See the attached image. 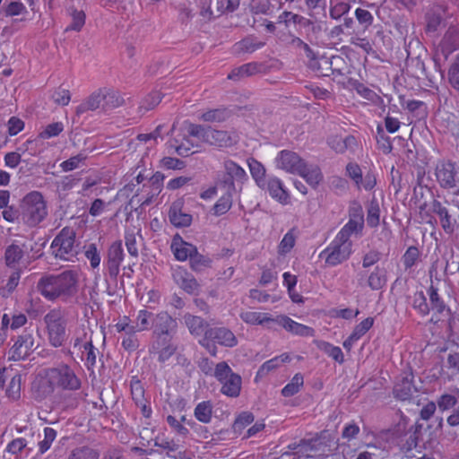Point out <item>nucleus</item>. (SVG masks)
Masks as SVG:
<instances>
[{
  "label": "nucleus",
  "instance_id": "nucleus-1",
  "mask_svg": "<svg viewBox=\"0 0 459 459\" xmlns=\"http://www.w3.org/2000/svg\"><path fill=\"white\" fill-rule=\"evenodd\" d=\"M37 289L49 301L70 302L79 290V273L76 270H65L58 274L43 276Z\"/></svg>",
  "mask_w": 459,
  "mask_h": 459
},
{
  "label": "nucleus",
  "instance_id": "nucleus-7",
  "mask_svg": "<svg viewBox=\"0 0 459 459\" xmlns=\"http://www.w3.org/2000/svg\"><path fill=\"white\" fill-rule=\"evenodd\" d=\"M213 376L222 385L221 393L229 397H238L241 390V377L232 371L227 362L221 361L215 367Z\"/></svg>",
  "mask_w": 459,
  "mask_h": 459
},
{
  "label": "nucleus",
  "instance_id": "nucleus-52",
  "mask_svg": "<svg viewBox=\"0 0 459 459\" xmlns=\"http://www.w3.org/2000/svg\"><path fill=\"white\" fill-rule=\"evenodd\" d=\"M420 257V251L415 246H411L407 248L403 255V263L405 270L411 269L414 266Z\"/></svg>",
  "mask_w": 459,
  "mask_h": 459
},
{
  "label": "nucleus",
  "instance_id": "nucleus-40",
  "mask_svg": "<svg viewBox=\"0 0 459 459\" xmlns=\"http://www.w3.org/2000/svg\"><path fill=\"white\" fill-rule=\"evenodd\" d=\"M302 170V173L299 175L305 178L307 183L314 187L316 186L323 179L321 170L317 166H307L305 162V168Z\"/></svg>",
  "mask_w": 459,
  "mask_h": 459
},
{
  "label": "nucleus",
  "instance_id": "nucleus-44",
  "mask_svg": "<svg viewBox=\"0 0 459 459\" xmlns=\"http://www.w3.org/2000/svg\"><path fill=\"white\" fill-rule=\"evenodd\" d=\"M195 417L203 423H209L212 415V405L210 401H204L195 408Z\"/></svg>",
  "mask_w": 459,
  "mask_h": 459
},
{
  "label": "nucleus",
  "instance_id": "nucleus-22",
  "mask_svg": "<svg viewBox=\"0 0 459 459\" xmlns=\"http://www.w3.org/2000/svg\"><path fill=\"white\" fill-rule=\"evenodd\" d=\"M171 249L175 257L179 261H185L191 258V255L195 253L196 247L184 241L179 235H176L171 243Z\"/></svg>",
  "mask_w": 459,
  "mask_h": 459
},
{
  "label": "nucleus",
  "instance_id": "nucleus-17",
  "mask_svg": "<svg viewBox=\"0 0 459 459\" xmlns=\"http://www.w3.org/2000/svg\"><path fill=\"white\" fill-rule=\"evenodd\" d=\"M178 346L173 342V338L153 340L151 351L158 354V360L164 363L177 351Z\"/></svg>",
  "mask_w": 459,
  "mask_h": 459
},
{
  "label": "nucleus",
  "instance_id": "nucleus-34",
  "mask_svg": "<svg viewBox=\"0 0 459 459\" xmlns=\"http://www.w3.org/2000/svg\"><path fill=\"white\" fill-rule=\"evenodd\" d=\"M104 96L103 110L107 111L122 106L125 102L123 97L117 91L102 88Z\"/></svg>",
  "mask_w": 459,
  "mask_h": 459
},
{
  "label": "nucleus",
  "instance_id": "nucleus-47",
  "mask_svg": "<svg viewBox=\"0 0 459 459\" xmlns=\"http://www.w3.org/2000/svg\"><path fill=\"white\" fill-rule=\"evenodd\" d=\"M350 10L351 4L348 2H332L329 8V16L331 19L338 21L344 17L350 12Z\"/></svg>",
  "mask_w": 459,
  "mask_h": 459
},
{
  "label": "nucleus",
  "instance_id": "nucleus-8",
  "mask_svg": "<svg viewBox=\"0 0 459 459\" xmlns=\"http://www.w3.org/2000/svg\"><path fill=\"white\" fill-rule=\"evenodd\" d=\"M224 173L219 180V186L223 187L228 194H233L239 190L241 186L247 180V175L243 168L231 160H226L223 162Z\"/></svg>",
  "mask_w": 459,
  "mask_h": 459
},
{
  "label": "nucleus",
  "instance_id": "nucleus-48",
  "mask_svg": "<svg viewBox=\"0 0 459 459\" xmlns=\"http://www.w3.org/2000/svg\"><path fill=\"white\" fill-rule=\"evenodd\" d=\"M304 384V377L300 373H297L291 379V381L287 384L281 390V394L284 397H290L296 394L300 387Z\"/></svg>",
  "mask_w": 459,
  "mask_h": 459
},
{
  "label": "nucleus",
  "instance_id": "nucleus-63",
  "mask_svg": "<svg viewBox=\"0 0 459 459\" xmlns=\"http://www.w3.org/2000/svg\"><path fill=\"white\" fill-rule=\"evenodd\" d=\"M377 142L379 146V149H381L385 153L391 152L393 146H392V143L390 141L389 136H387L385 134V131L381 126H377Z\"/></svg>",
  "mask_w": 459,
  "mask_h": 459
},
{
  "label": "nucleus",
  "instance_id": "nucleus-11",
  "mask_svg": "<svg viewBox=\"0 0 459 459\" xmlns=\"http://www.w3.org/2000/svg\"><path fill=\"white\" fill-rule=\"evenodd\" d=\"M154 340L173 338L177 328L176 320L167 312H160L152 318Z\"/></svg>",
  "mask_w": 459,
  "mask_h": 459
},
{
  "label": "nucleus",
  "instance_id": "nucleus-39",
  "mask_svg": "<svg viewBox=\"0 0 459 459\" xmlns=\"http://www.w3.org/2000/svg\"><path fill=\"white\" fill-rule=\"evenodd\" d=\"M380 222V206L377 199L373 197L367 207V223L370 228H376Z\"/></svg>",
  "mask_w": 459,
  "mask_h": 459
},
{
  "label": "nucleus",
  "instance_id": "nucleus-2",
  "mask_svg": "<svg viewBox=\"0 0 459 459\" xmlns=\"http://www.w3.org/2000/svg\"><path fill=\"white\" fill-rule=\"evenodd\" d=\"M82 381L74 370L67 364L45 370L44 376L38 381L37 388L42 396L47 397L54 394L55 389L74 392L81 388Z\"/></svg>",
  "mask_w": 459,
  "mask_h": 459
},
{
  "label": "nucleus",
  "instance_id": "nucleus-6",
  "mask_svg": "<svg viewBox=\"0 0 459 459\" xmlns=\"http://www.w3.org/2000/svg\"><path fill=\"white\" fill-rule=\"evenodd\" d=\"M74 243L75 231L70 227H65L52 241V254L56 258L71 261L77 255Z\"/></svg>",
  "mask_w": 459,
  "mask_h": 459
},
{
  "label": "nucleus",
  "instance_id": "nucleus-12",
  "mask_svg": "<svg viewBox=\"0 0 459 459\" xmlns=\"http://www.w3.org/2000/svg\"><path fill=\"white\" fill-rule=\"evenodd\" d=\"M277 166L292 174H301L305 168V160L296 152L283 150L276 158Z\"/></svg>",
  "mask_w": 459,
  "mask_h": 459
},
{
  "label": "nucleus",
  "instance_id": "nucleus-37",
  "mask_svg": "<svg viewBox=\"0 0 459 459\" xmlns=\"http://www.w3.org/2000/svg\"><path fill=\"white\" fill-rule=\"evenodd\" d=\"M70 16L72 18L71 23L65 28V31H81L83 28L86 21V14L82 10H77L75 8H70Z\"/></svg>",
  "mask_w": 459,
  "mask_h": 459
},
{
  "label": "nucleus",
  "instance_id": "nucleus-41",
  "mask_svg": "<svg viewBox=\"0 0 459 459\" xmlns=\"http://www.w3.org/2000/svg\"><path fill=\"white\" fill-rule=\"evenodd\" d=\"M354 14L358 22L357 27L359 30L365 32L373 24L374 16L369 11L359 7L355 10Z\"/></svg>",
  "mask_w": 459,
  "mask_h": 459
},
{
  "label": "nucleus",
  "instance_id": "nucleus-20",
  "mask_svg": "<svg viewBox=\"0 0 459 459\" xmlns=\"http://www.w3.org/2000/svg\"><path fill=\"white\" fill-rule=\"evenodd\" d=\"M104 96L102 88L94 91L77 108L75 114L81 116L88 111H94L98 108L103 110Z\"/></svg>",
  "mask_w": 459,
  "mask_h": 459
},
{
  "label": "nucleus",
  "instance_id": "nucleus-51",
  "mask_svg": "<svg viewBox=\"0 0 459 459\" xmlns=\"http://www.w3.org/2000/svg\"><path fill=\"white\" fill-rule=\"evenodd\" d=\"M364 221L349 218V221L339 231L340 238L350 239L352 233H357L363 229Z\"/></svg>",
  "mask_w": 459,
  "mask_h": 459
},
{
  "label": "nucleus",
  "instance_id": "nucleus-36",
  "mask_svg": "<svg viewBox=\"0 0 459 459\" xmlns=\"http://www.w3.org/2000/svg\"><path fill=\"white\" fill-rule=\"evenodd\" d=\"M33 144V141L28 140L24 143L26 145V149L22 147L18 148V151H22V153L18 152H7L4 155V164L6 167L11 169L16 168L21 162H26L27 160L22 159V155L25 154V152L29 149V145Z\"/></svg>",
  "mask_w": 459,
  "mask_h": 459
},
{
  "label": "nucleus",
  "instance_id": "nucleus-21",
  "mask_svg": "<svg viewBox=\"0 0 459 459\" xmlns=\"http://www.w3.org/2000/svg\"><path fill=\"white\" fill-rule=\"evenodd\" d=\"M205 336L226 347H233L238 342L234 333L225 327L210 328Z\"/></svg>",
  "mask_w": 459,
  "mask_h": 459
},
{
  "label": "nucleus",
  "instance_id": "nucleus-28",
  "mask_svg": "<svg viewBox=\"0 0 459 459\" xmlns=\"http://www.w3.org/2000/svg\"><path fill=\"white\" fill-rule=\"evenodd\" d=\"M232 116L231 110L227 108L221 107L214 109H210L203 113L200 119L204 122L210 123H222L227 121Z\"/></svg>",
  "mask_w": 459,
  "mask_h": 459
},
{
  "label": "nucleus",
  "instance_id": "nucleus-29",
  "mask_svg": "<svg viewBox=\"0 0 459 459\" xmlns=\"http://www.w3.org/2000/svg\"><path fill=\"white\" fill-rule=\"evenodd\" d=\"M265 190H267L273 198L283 203L286 202L289 195L283 188L281 181L277 178H272L265 181Z\"/></svg>",
  "mask_w": 459,
  "mask_h": 459
},
{
  "label": "nucleus",
  "instance_id": "nucleus-43",
  "mask_svg": "<svg viewBox=\"0 0 459 459\" xmlns=\"http://www.w3.org/2000/svg\"><path fill=\"white\" fill-rule=\"evenodd\" d=\"M24 251L22 247L16 244L8 246L4 252L5 264L9 267H13L22 258Z\"/></svg>",
  "mask_w": 459,
  "mask_h": 459
},
{
  "label": "nucleus",
  "instance_id": "nucleus-23",
  "mask_svg": "<svg viewBox=\"0 0 459 459\" xmlns=\"http://www.w3.org/2000/svg\"><path fill=\"white\" fill-rule=\"evenodd\" d=\"M431 211L439 217L441 226L446 233H453L455 230V220L452 217L446 209L439 201L433 200L431 204Z\"/></svg>",
  "mask_w": 459,
  "mask_h": 459
},
{
  "label": "nucleus",
  "instance_id": "nucleus-45",
  "mask_svg": "<svg viewBox=\"0 0 459 459\" xmlns=\"http://www.w3.org/2000/svg\"><path fill=\"white\" fill-rule=\"evenodd\" d=\"M317 347L339 364H342L344 362V355L340 347L333 346L330 342L324 341L319 342Z\"/></svg>",
  "mask_w": 459,
  "mask_h": 459
},
{
  "label": "nucleus",
  "instance_id": "nucleus-54",
  "mask_svg": "<svg viewBox=\"0 0 459 459\" xmlns=\"http://www.w3.org/2000/svg\"><path fill=\"white\" fill-rule=\"evenodd\" d=\"M162 95L158 91L150 92L141 102L139 108L148 111L153 109L161 101Z\"/></svg>",
  "mask_w": 459,
  "mask_h": 459
},
{
  "label": "nucleus",
  "instance_id": "nucleus-61",
  "mask_svg": "<svg viewBox=\"0 0 459 459\" xmlns=\"http://www.w3.org/2000/svg\"><path fill=\"white\" fill-rule=\"evenodd\" d=\"M231 196L232 194H228L226 192V195L218 200V202L213 206L214 214L222 215L230 209L232 205Z\"/></svg>",
  "mask_w": 459,
  "mask_h": 459
},
{
  "label": "nucleus",
  "instance_id": "nucleus-25",
  "mask_svg": "<svg viewBox=\"0 0 459 459\" xmlns=\"http://www.w3.org/2000/svg\"><path fill=\"white\" fill-rule=\"evenodd\" d=\"M313 18L314 17L307 18L306 22H304L303 26L300 28V30H304L307 40L312 44L318 39L325 24V22L317 21Z\"/></svg>",
  "mask_w": 459,
  "mask_h": 459
},
{
  "label": "nucleus",
  "instance_id": "nucleus-4",
  "mask_svg": "<svg viewBox=\"0 0 459 459\" xmlns=\"http://www.w3.org/2000/svg\"><path fill=\"white\" fill-rule=\"evenodd\" d=\"M47 214V204L40 192L32 191L22 199L19 215L22 221L28 227L39 225Z\"/></svg>",
  "mask_w": 459,
  "mask_h": 459
},
{
  "label": "nucleus",
  "instance_id": "nucleus-42",
  "mask_svg": "<svg viewBox=\"0 0 459 459\" xmlns=\"http://www.w3.org/2000/svg\"><path fill=\"white\" fill-rule=\"evenodd\" d=\"M98 450L88 446H78L73 449L67 459H99Z\"/></svg>",
  "mask_w": 459,
  "mask_h": 459
},
{
  "label": "nucleus",
  "instance_id": "nucleus-18",
  "mask_svg": "<svg viewBox=\"0 0 459 459\" xmlns=\"http://www.w3.org/2000/svg\"><path fill=\"white\" fill-rule=\"evenodd\" d=\"M436 176L438 183L444 188L456 186V171L452 162H443L437 166Z\"/></svg>",
  "mask_w": 459,
  "mask_h": 459
},
{
  "label": "nucleus",
  "instance_id": "nucleus-30",
  "mask_svg": "<svg viewBox=\"0 0 459 459\" xmlns=\"http://www.w3.org/2000/svg\"><path fill=\"white\" fill-rule=\"evenodd\" d=\"M265 45L254 35H249L235 44L238 53H253Z\"/></svg>",
  "mask_w": 459,
  "mask_h": 459
},
{
  "label": "nucleus",
  "instance_id": "nucleus-33",
  "mask_svg": "<svg viewBox=\"0 0 459 459\" xmlns=\"http://www.w3.org/2000/svg\"><path fill=\"white\" fill-rule=\"evenodd\" d=\"M290 358L288 353H282L281 356L275 357L265 361L258 369L256 378L264 377L270 371L277 368L281 364L290 361Z\"/></svg>",
  "mask_w": 459,
  "mask_h": 459
},
{
  "label": "nucleus",
  "instance_id": "nucleus-26",
  "mask_svg": "<svg viewBox=\"0 0 459 459\" xmlns=\"http://www.w3.org/2000/svg\"><path fill=\"white\" fill-rule=\"evenodd\" d=\"M263 67L262 64L258 63H247L242 65L237 68H234L229 74L228 79L233 81H239L248 76L255 75L261 72Z\"/></svg>",
  "mask_w": 459,
  "mask_h": 459
},
{
  "label": "nucleus",
  "instance_id": "nucleus-55",
  "mask_svg": "<svg viewBox=\"0 0 459 459\" xmlns=\"http://www.w3.org/2000/svg\"><path fill=\"white\" fill-rule=\"evenodd\" d=\"M412 307L418 310L421 316H427L429 313L430 307L427 303V299L423 291H418L414 293Z\"/></svg>",
  "mask_w": 459,
  "mask_h": 459
},
{
  "label": "nucleus",
  "instance_id": "nucleus-32",
  "mask_svg": "<svg viewBox=\"0 0 459 459\" xmlns=\"http://www.w3.org/2000/svg\"><path fill=\"white\" fill-rule=\"evenodd\" d=\"M251 176L255 179L257 186L264 189L265 188V169L264 165L254 158L248 159L247 160Z\"/></svg>",
  "mask_w": 459,
  "mask_h": 459
},
{
  "label": "nucleus",
  "instance_id": "nucleus-38",
  "mask_svg": "<svg viewBox=\"0 0 459 459\" xmlns=\"http://www.w3.org/2000/svg\"><path fill=\"white\" fill-rule=\"evenodd\" d=\"M386 283V273L385 269L377 266L369 274L368 285L373 290H381Z\"/></svg>",
  "mask_w": 459,
  "mask_h": 459
},
{
  "label": "nucleus",
  "instance_id": "nucleus-62",
  "mask_svg": "<svg viewBox=\"0 0 459 459\" xmlns=\"http://www.w3.org/2000/svg\"><path fill=\"white\" fill-rule=\"evenodd\" d=\"M311 66L317 71L322 76H329L332 74V67L330 66L329 57H321L318 60L310 61Z\"/></svg>",
  "mask_w": 459,
  "mask_h": 459
},
{
  "label": "nucleus",
  "instance_id": "nucleus-53",
  "mask_svg": "<svg viewBox=\"0 0 459 459\" xmlns=\"http://www.w3.org/2000/svg\"><path fill=\"white\" fill-rule=\"evenodd\" d=\"M189 262L190 266L194 271L200 272L204 268L210 267L212 260L209 257H206L198 253L196 249L195 253L191 255Z\"/></svg>",
  "mask_w": 459,
  "mask_h": 459
},
{
  "label": "nucleus",
  "instance_id": "nucleus-27",
  "mask_svg": "<svg viewBox=\"0 0 459 459\" xmlns=\"http://www.w3.org/2000/svg\"><path fill=\"white\" fill-rule=\"evenodd\" d=\"M174 278L177 283L187 293L195 294L198 292L199 284L189 273L179 271L174 274Z\"/></svg>",
  "mask_w": 459,
  "mask_h": 459
},
{
  "label": "nucleus",
  "instance_id": "nucleus-3",
  "mask_svg": "<svg viewBox=\"0 0 459 459\" xmlns=\"http://www.w3.org/2000/svg\"><path fill=\"white\" fill-rule=\"evenodd\" d=\"M188 133L218 149L231 148L239 141V135L234 129L219 130L208 126L190 124Z\"/></svg>",
  "mask_w": 459,
  "mask_h": 459
},
{
  "label": "nucleus",
  "instance_id": "nucleus-9",
  "mask_svg": "<svg viewBox=\"0 0 459 459\" xmlns=\"http://www.w3.org/2000/svg\"><path fill=\"white\" fill-rule=\"evenodd\" d=\"M351 246L352 243L350 239L341 238L337 234L330 246L320 254V257H324L328 265L335 266L350 257Z\"/></svg>",
  "mask_w": 459,
  "mask_h": 459
},
{
  "label": "nucleus",
  "instance_id": "nucleus-35",
  "mask_svg": "<svg viewBox=\"0 0 459 459\" xmlns=\"http://www.w3.org/2000/svg\"><path fill=\"white\" fill-rule=\"evenodd\" d=\"M429 294L431 309L435 311L437 314L443 315L444 313H446V316H449V308L446 307L443 299L439 297L437 289L433 285H430L429 289Z\"/></svg>",
  "mask_w": 459,
  "mask_h": 459
},
{
  "label": "nucleus",
  "instance_id": "nucleus-58",
  "mask_svg": "<svg viewBox=\"0 0 459 459\" xmlns=\"http://www.w3.org/2000/svg\"><path fill=\"white\" fill-rule=\"evenodd\" d=\"M437 406L440 411H448L455 406L457 398L450 394H444L437 400Z\"/></svg>",
  "mask_w": 459,
  "mask_h": 459
},
{
  "label": "nucleus",
  "instance_id": "nucleus-46",
  "mask_svg": "<svg viewBox=\"0 0 459 459\" xmlns=\"http://www.w3.org/2000/svg\"><path fill=\"white\" fill-rule=\"evenodd\" d=\"M82 348V352H85V366L89 370L93 369L96 365L97 355L100 351L93 346L91 339L85 341Z\"/></svg>",
  "mask_w": 459,
  "mask_h": 459
},
{
  "label": "nucleus",
  "instance_id": "nucleus-50",
  "mask_svg": "<svg viewBox=\"0 0 459 459\" xmlns=\"http://www.w3.org/2000/svg\"><path fill=\"white\" fill-rule=\"evenodd\" d=\"M22 376L15 375L10 380L6 388V395L12 401H18L21 398Z\"/></svg>",
  "mask_w": 459,
  "mask_h": 459
},
{
  "label": "nucleus",
  "instance_id": "nucleus-56",
  "mask_svg": "<svg viewBox=\"0 0 459 459\" xmlns=\"http://www.w3.org/2000/svg\"><path fill=\"white\" fill-rule=\"evenodd\" d=\"M426 30L434 32L439 27L442 22L441 14L436 10H430L426 13Z\"/></svg>",
  "mask_w": 459,
  "mask_h": 459
},
{
  "label": "nucleus",
  "instance_id": "nucleus-64",
  "mask_svg": "<svg viewBox=\"0 0 459 459\" xmlns=\"http://www.w3.org/2000/svg\"><path fill=\"white\" fill-rule=\"evenodd\" d=\"M448 81L455 90L459 91V56L449 68Z\"/></svg>",
  "mask_w": 459,
  "mask_h": 459
},
{
  "label": "nucleus",
  "instance_id": "nucleus-49",
  "mask_svg": "<svg viewBox=\"0 0 459 459\" xmlns=\"http://www.w3.org/2000/svg\"><path fill=\"white\" fill-rule=\"evenodd\" d=\"M332 74L334 76H344L348 71V65L345 59L338 55L329 58Z\"/></svg>",
  "mask_w": 459,
  "mask_h": 459
},
{
  "label": "nucleus",
  "instance_id": "nucleus-60",
  "mask_svg": "<svg viewBox=\"0 0 459 459\" xmlns=\"http://www.w3.org/2000/svg\"><path fill=\"white\" fill-rule=\"evenodd\" d=\"M240 0H216L218 15L236 11L238 8Z\"/></svg>",
  "mask_w": 459,
  "mask_h": 459
},
{
  "label": "nucleus",
  "instance_id": "nucleus-57",
  "mask_svg": "<svg viewBox=\"0 0 459 459\" xmlns=\"http://www.w3.org/2000/svg\"><path fill=\"white\" fill-rule=\"evenodd\" d=\"M87 159V156L83 153H79L70 159L63 161L60 167L63 171L68 172L79 168L80 163H83Z\"/></svg>",
  "mask_w": 459,
  "mask_h": 459
},
{
  "label": "nucleus",
  "instance_id": "nucleus-10",
  "mask_svg": "<svg viewBox=\"0 0 459 459\" xmlns=\"http://www.w3.org/2000/svg\"><path fill=\"white\" fill-rule=\"evenodd\" d=\"M39 346V343L36 342L33 336V331L25 329L23 333L17 337V340L10 350L11 358L13 360L25 359Z\"/></svg>",
  "mask_w": 459,
  "mask_h": 459
},
{
  "label": "nucleus",
  "instance_id": "nucleus-19",
  "mask_svg": "<svg viewBox=\"0 0 459 459\" xmlns=\"http://www.w3.org/2000/svg\"><path fill=\"white\" fill-rule=\"evenodd\" d=\"M169 219L177 228L188 227L192 222V215L183 211V201L177 200L172 203L169 211Z\"/></svg>",
  "mask_w": 459,
  "mask_h": 459
},
{
  "label": "nucleus",
  "instance_id": "nucleus-24",
  "mask_svg": "<svg viewBox=\"0 0 459 459\" xmlns=\"http://www.w3.org/2000/svg\"><path fill=\"white\" fill-rule=\"evenodd\" d=\"M185 323L191 333L195 336H201L210 330L209 324L201 316H194L189 313L184 316Z\"/></svg>",
  "mask_w": 459,
  "mask_h": 459
},
{
  "label": "nucleus",
  "instance_id": "nucleus-31",
  "mask_svg": "<svg viewBox=\"0 0 459 459\" xmlns=\"http://www.w3.org/2000/svg\"><path fill=\"white\" fill-rule=\"evenodd\" d=\"M286 44L295 49H302L305 52L307 58L309 61H315L316 59V55L315 51L309 47V45L301 39L299 37L290 34L285 39H283Z\"/></svg>",
  "mask_w": 459,
  "mask_h": 459
},
{
  "label": "nucleus",
  "instance_id": "nucleus-14",
  "mask_svg": "<svg viewBox=\"0 0 459 459\" xmlns=\"http://www.w3.org/2000/svg\"><path fill=\"white\" fill-rule=\"evenodd\" d=\"M274 320L276 324L292 334L302 337H313L315 335V330L312 327L299 324L288 316L280 315Z\"/></svg>",
  "mask_w": 459,
  "mask_h": 459
},
{
  "label": "nucleus",
  "instance_id": "nucleus-16",
  "mask_svg": "<svg viewBox=\"0 0 459 459\" xmlns=\"http://www.w3.org/2000/svg\"><path fill=\"white\" fill-rule=\"evenodd\" d=\"M459 48V29L449 27L439 43L437 55L441 54L445 59L455 50Z\"/></svg>",
  "mask_w": 459,
  "mask_h": 459
},
{
  "label": "nucleus",
  "instance_id": "nucleus-13",
  "mask_svg": "<svg viewBox=\"0 0 459 459\" xmlns=\"http://www.w3.org/2000/svg\"><path fill=\"white\" fill-rule=\"evenodd\" d=\"M124 259V250L122 241L117 240L113 242L107 254V267L108 274L111 278L116 279L119 273L120 264Z\"/></svg>",
  "mask_w": 459,
  "mask_h": 459
},
{
  "label": "nucleus",
  "instance_id": "nucleus-5",
  "mask_svg": "<svg viewBox=\"0 0 459 459\" xmlns=\"http://www.w3.org/2000/svg\"><path fill=\"white\" fill-rule=\"evenodd\" d=\"M48 343L54 348L63 347L68 340L67 319L64 313L54 308L43 317Z\"/></svg>",
  "mask_w": 459,
  "mask_h": 459
},
{
  "label": "nucleus",
  "instance_id": "nucleus-59",
  "mask_svg": "<svg viewBox=\"0 0 459 459\" xmlns=\"http://www.w3.org/2000/svg\"><path fill=\"white\" fill-rule=\"evenodd\" d=\"M56 437V431L49 427L44 429V439L39 442V448L41 454L47 452Z\"/></svg>",
  "mask_w": 459,
  "mask_h": 459
},
{
  "label": "nucleus",
  "instance_id": "nucleus-15",
  "mask_svg": "<svg viewBox=\"0 0 459 459\" xmlns=\"http://www.w3.org/2000/svg\"><path fill=\"white\" fill-rule=\"evenodd\" d=\"M413 375L412 373H406L404 376H402L401 378L397 381V383L394 386V396L401 401L410 400L415 393H417V388L413 384Z\"/></svg>",
  "mask_w": 459,
  "mask_h": 459
}]
</instances>
